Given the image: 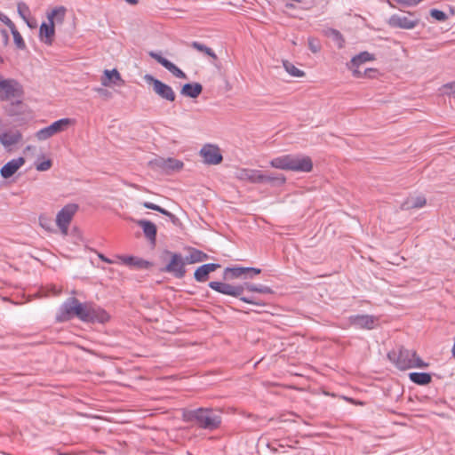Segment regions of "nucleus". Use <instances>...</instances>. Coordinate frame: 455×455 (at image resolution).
Returning <instances> with one entry per match:
<instances>
[{"label": "nucleus", "mask_w": 455, "mask_h": 455, "mask_svg": "<svg viewBox=\"0 0 455 455\" xmlns=\"http://www.w3.org/2000/svg\"><path fill=\"white\" fill-rule=\"evenodd\" d=\"M95 92L100 94V96H108V92L107 90L103 89V88H96L95 89Z\"/></svg>", "instance_id": "603ef678"}, {"label": "nucleus", "mask_w": 455, "mask_h": 455, "mask_svg": "<svg viewBox=\"0 0 455 455\" xmlns=\"http://www.w3.org/2000/svg\"><path fill=\"white\" fill-rule=\"evenodd\" d=\"M410 379L418 385H427L431 382L432 377L427 372H411L409 374Z\"/></svg>", "instance_id": "c756f323"}, {"label": "nucleus", "mask_w": 455, "mask_h": 455, "mask_svg": "<svg viewBox=\"0 0 455 455\" xmlns=\"http://www.w3.org/2000/svg\"><path fill=\"white\" fill-rule=\"evenodd\" d=\"M373 60H374V58L371 53H369L367 52H361L358 55L353 57L350 62H351L353 68H359V66L362 65L363 63L371 61Z\"/></svg>", "instance_id": "72a5a7b5"}, {"label": "nucleus", "mask_w": 455, "mask_h": 455, "mask_svg": "<svg viewBox=\"0 0 455 455\" xmlns=\"http://www.w3.org/2000/svg\"><path fill=\"white\" fill-rule=\"evenodd\" d=\"M290 171L295 172H310L313 170V161L305 155L291 154Z\"/></svg>", "instance_id": "9b49d317"}, {"label": "nucleus", "mask_w": 455, "mask_h": 455, "mask_svg": "<svg viewBox=\"0 0 455 455\" xmlns=\"http://www.w3.org/2000/svg\"><path fill=\"white\" fill-rule=\"evenodd\" d=\"M209 287L220 293L239 298L240 300L256 306L264 305L261 300L255 299L254 297H244L242 296L244 291L243 285H232L227 283H221L217 281H212L209 283Z\"/></svg>", "instance_id": "39448f33"}, {"label": "nucleus", "mask_w": 455, "mask_h": 455, "mask_svg": "<svg viewBox=\"0 0 455 455\" xmlns=\"http://www.w3.org/2000/svg\"><path fill=\"white\" fill-rule=\"evenodd\" d=\"M156 231L157 229H143L144 235L150 243L152 248L156 246Z\"/></svg>", "instance_id": "37998d69"}, {"label": "nucleus", "mask_w": 455, "mask_h": 455, "mask_svg": "<svg viewBox=\"0 0 455 455\" xmlns=\"http://www.w3.org/2000/svg\"><path fill=\"white\" fill-rule=\"evenodd\" d=\"M90 305L91 304H88V303H81L78 300V303L76 304V307L75 309H76V316L79 320L87 323L88 318H90L89 315H88L89 310H90Z\"/></svg>", "instance_id": "2f4dec72"}, {"label": "nucleus", "mask_w": 455, "mask_h": 455, "mask_svg": "<svg viewBox=\"0 0 455 455\" xmlns=\"http://www.w3.org/2000/svg\"><path fill=\"white\" fill-rule=\"evenodd\" d=\"M23 94V87L18 81L14 79H0V100H14L6 110L9 116H20L27 112V108L22 102Z\"/></svg>", "instance_id": "f03ea898"}, {"label": "nucleus", "mask_w": 455, "mask_h": 455, "mask_svg": "<svg viewBox=\"0 0 455 455\" xmlns=\"http://www.w3.org/2000/svg\"><path fill=\"white\" fill-rule=\"evenodd\" d=\"M377 320V317L370 315H355L349 316L350 323L360 329H373Z\"/></svg>", "instance_id": "aec40b11"}, {"label": "nucleus", "mask_w": 455, "mask_h": 455, "mask_svg": "<svg viewBox=\"0 0 455 455\" xmlns=\"http://www.w3.org/2000/svg\"><path fill=\"white\" fill-rule=\"evenodd\" d=\"M17 10L20 17L27 20V16L29 14V8L28 6L24 3H19L17 6Z\"/></svg>", "instance_id": "c03bdc74"}, {"label": "nucleus", "mask_w": 455, "mask_h": 455, "mask_svg": "<svg viewBox=\"0 0 455 455\" xmlns=\"http://www.w3.org/2000/svg\"><path fill=\"white\" fill-rule=\"evenodd\" d=\"M98 257L100 259H101L102 261L106 262V263H108V264H113L115 261L107 258L104 254L102 253H98Z\"/></svg>", "instance_id": "3c124183"}, {"label": "nucleus", "mask_w": 455, "mask_h": 455, "mask_svg": "<svg viewBox=\"0 0 455 455\" xmlns=\"http://www.w3.org/2000/svg\"><path fill=\"white\" fill-rule=\"evenodd\" d=\"M274 455H297V449L292 446L278 444L277 447H271Z\"/></svg>", "instance_id": "f704fd0d"}, {"label": "nucleus", "mask_w": 455, "mask_h": 455, "mask_svg": "<svg viewBox=\"0 0 455 455\" xmlns=\"http://www.w3.org/2000/svg\"><path fill=\"white\" fill-rule=\"evenodd\" d=\"M159 166L165 171H180L183 168L184 164L175 158H166L160 161Z\"/></svg>", "instance_id": "cd10ccee"}, {"label": "nucleus", "mask_w": 455, "mask_h": 455, "mask_svg": "<svg viewBox=\"0 0 455 455\" xmlns=\"http://www.w3.org/2000/svg\"><path fill=\"white\" fill-rule=\"evenodd\" d=\"M2 61H3V59H2V57L0 56V62H2Z\"/></svg>", "instance_id": "052dcab7"}, {"label": "nucleus", "mask_w": 455, "mask_h": 455, "mask_svg": "<svg viewBox=\"0 0 455 455\" xmlns=\"http://www.w3.org/2000/svg\"><path fill=\"white\" fill-rule=\"evenodd\" d=\"M78 299L75 297L68 299L59 308L56 315V321L58 323H64L71 320L76 316V307Z\"/></svg>", "instance_id": "f8f14e48"}, {"label": "nucleus", "mask_w": 455, "mask_h": 455, "mask_svg": "<svg viewBox=\"0 0 455 455\" xmlns=\"http://www.w3.org/2000/svg\"><path fill=\"white\" fill-rule=\"evenodd\" d=\"M55 38V26L50 21L43 22L39 28V40L51 46Z\"/></svg>", "instance_id": "412c9836"}, {"label": "nucleus", "mask_w": 455, "mask_h": 455, "mask_svg": "<svg viewBox=\"0 0 455 455\" xmlns=\"http://www.w3.org/2000/svg\"><path fill=\"white\" fill-rule=\"evenodd\" d=\"M33 148H34L33 146L28 145V146H27V147H26V148L24 149V152H25V151H29V150H31Z\"/></svg>", "instance_id": "13d9d810"}, {"label": "nucleus", "mask_w": 455, "mask_h": 455, "mask_svg": "<svg viewBox=\"0 0 455 455\" xmlns=\"http://www.w3.org/2000/svg\"><path fill=\"white\" fill-rule=\"evenodd\" d=\"M235 177L243 181L251 183H270L275 185H283L286 182V178L280 174L275 177L267 176L259 170L241 168L235 172Z\"/></svg>", "instance_id": "20e7f679"}, {"label": "nucleus", "mask_w": 455, "mask_h": 455, "mask_svg": "<svg viewBox=\"0 0 455 455\" xmlns=\"http://www.w3.org/2000/svg\"><path fill=\"white\" fill-rule=\"evenodd\" d=\"M387 357L400 370H407L411 368H427L428 363H425L416 351L409 350L403 347L398 350H392L387 354Z\"/></svg>", "instance_id": "7ed1b4c3"}, {"label": "nucleus", "mask_w": 455, "mask_h": 455, "mask_svg": "<svg viewBox=\"0 0 455 455\" xmlns=\"http://www.w3.org/2000/svg\"><path fill=\"white\" fill-rule=\"evenodd\" d=\"M164 215V221L161 223V225H166V226H180L181 223L180 222V220L175 217L173 214L166 212L164 210V212H162Z\"/></svg>", "instance_id": "58836bf2"}, {"label": "nucleus", "mask_w": 455, "mask_h": 455, "mask_svg": "<svg viewBox=\"0 0 455 455\" xmlns=\"http://www.w3.org/2000/svg\"><path fill=\"white\" fill-rule=\"evenodd\" d=\"M209 256L207 253L197 250L192 249L190 253L185 257V262L187 264H195L208 259Z\"/></svg>", "instance_id": "c85d7f7f"}, {"label": "nucleus", "mask_w": 455, "mask_h": 455, "mask_svg": "<svg viewBox=\"0 0 455 455\" xmlns=\"http://www.w3.org/2000/svg\"><path fill=\"white\" fill-rule=\"evenodd\" d=\"M78 206L75 204H69L64 206L56 216V224L59 228H66L69 225L74 215L77 212Z\"/></svg>", "instance_id": "a211bd4d"}, {"label": "nucleus", "mask_w": 455, "mask_h": 455, "mask_svg": "<svg viewBox=\"0 0 455 455\" xmlns=\"http://www.w3.org/2000/svg\"><path fill=\"white\" fill-rule=\"evenodd\" d=\"M425 195L418 192L410 194L401 204L400 209L403 211L419 210L427 205Z\"/></svg>", "instance_id": "ddd939ff"}, {"label": "nucleus", "mask_w": 455, "mask_h": 455, "mask_svg": "<svg viewBox=\"0 0 455 455\" xmlns=\"http://www.w3.org/2000/svg\"><path fill=\"white\" fill-rule=\"evenodd\" d=\"M46 220H47V218L43 217V216L40 217V225L44 226V225L47 224Z\"/></svg>", "instance_id": "4d7b16f0"}, {"label": "nucleus", "mask_w": 455, "mask_h": 455, "mask_svg": "<svg viewBox=\"0 0 455 455\" xmlns=\"http://www.w3.org/2000/svg\"><path fill=\"white\" fill-rule=\"evenodd\" d=\"M116 258L122 264L137 270L148 269L153 266L152 262L135 256L117 255Z\"/></svg>", "instance_id": "f3484780"}, {"label": "nucleus", "mask_w": 455, "mask_h": 455, "mask_svg": "<svg viewBox=\"0 0 455 455\" xmlns=\"http://www.w3.org/2000/svg\"><path fill=\"white\" fill-rule=\"evenodd\" d=\"M419 23V18L412 12L393 14L388 24L392 28L412 29Z\"/></svg>", "instance_id": "6e6552de"}, {"label": "nucleus", "mask_w": 455, "mask_h": 455, "mask_svg": "<svg viewBox=\"0 0 455 455\" xmlns=\"http://www.w3.org/2000/svg\"><path fill=\"white\" fill-rule=\"evenodd\" d=\"M444 90H449V92H445L446 93L452 94L455 96V82L446 84L443 86Z\"/></svg>", "instance_id": "de8ad7c7"}, {"label": "nucleus", "mask_w": 455, "mask_h": 455, "mask_svg": "<svg viewBox=\"0 0 455 455\" xmlns=\"http://www.w3.org/2000/svg\"><path fill=\"white\" fill-rule=\"evenodd\" d=\"M164 253L170 256V261L162 271L170 273L176 278H183L187 272L185 258L180 253L170 251H165Z\"/></svg>", "instance_id": "0eeeda50"}, {"label": "nucleus", "mask_w": 455, "mask_h": 455, "mask_svg": "<svg viewBox=\"0 0 455 455\" xmlns=\"http://www.w3.org/2000/svg\"><path fill=\"white\" fill-rule=\"evenodd\" d=\"M130 3L135 4L137 3V0H128Z\"/></svg>", "instance_id": "bf43d9fd"}, {"label": "nucleus", "mask_w": 455, "mask_h": 455, "mask_svg": "<svg viewBox=\"0 0 455 455\" xmlns=\"http://www.w3.org/2000/svg\"><path fill=\"white\" fill-rule=\"evenodd\" d=\"M54 135H55V133L53 132V129H52V125H49L47 127H44V128L37 131L36 133V138L38 140H45Z\"/></svg>", "instance_id": "4c0bfd02"}, {"label": "nucleus", "mask_w": 455, "mask_h": 455, "mask_svg": "<svg viewBox=\"0 0 455 455\" xmlns=\"http://www.w3.org/2000/svg\"><path fill=\"white\" fill-rule=\"evenodd\" d=\"M67 13V9L64 6H57L47 12V20L52 24H62Z\"/></svg>", "instance_id": "b1692460"}, {"label": "nucleus", "mask_w": 455, "mask_h": 455, "mask_svg": "<svg viewBox=\"0 0 455 455\" xmlns=\"http://www.w3.org/2000/svg\"><path fill=\"white\" fill-rule=\"evenodd\" d=\"M76 124L74 118H62L53 122L51 125L55 134L68 130L69 127L75 126Z\"/></svg>", "instance_id": "bb28decb"}, {"label": "nucleus", "mask_w": 455, "mask_h": 455, "mask_svg": "<svg viewBox=\"0 0 455 455\" xmlns=\"http://www.w3.org/2000/svg\"><path fill=\"white\" fill-rule=\"evenodd\" d=\"M431 16L439 21H443L446 20L447 16L446 14L439 10L434 9L430 12Z\"/></svg>", "instance_id": "a18cd8bd"}, {"label": "nucleus", "mask_w": 455, "mask_h": 455, "mask_svg": "<svg viewBox=\"0 0 455 455\" xmlns=\"http://www.w3.org/2000/svg\"><path fill=\"white\" fill-rule=\"evenodd\" d=\"M283 67L285 71L292 77L301 78L306 76V73L303 70L299 69L289 60H283Z\"/></svg>", "instance_id": "7c9ffc66"}, {"label": "nucleus", "mask_w": 455, "mask_h": 455, "mask_svg": "<svg viewBox=\"0 0 455 455\" xmlns=\"http://www.w3.org/2000/svg\"><path fill=\"white\" fill-rule=\"evenodd\" d=\"M11 32L16 46L20 49H24L26 47V44L20 32L17 30L16 27L13 28V30H11Z\"/></svg>", "instance_id": "a19ab883"}, {"label": "nucleus", "mask_w": 455, "mask_h": 455, "mask_svg": "<svg viewBox=\"0 0 455 455\" xmlns=\"http://www.w3.org/2000/svg\"><path fill=\"white\" fill-rule=\"evenodd\" d=\"M52 166V161L50 158H45L43 156L41 159H38L35 164L36 170L38 172H46L50 170Z\"/></svg>", "instance_id": "e433bc0d"}, {"label": "nucleus", "mask_w": 455, "mask_h": 455, "mask_svg": "<svg viewBox=\"0 0 455 455\" xmlns=\"http://www.w3.org/2000/svg\"><path fill=\"white\" fill-rule=\"evenodd\" d=\"M372 72H376V70L373 68H368L363 72V76H371V73Z\"/></svg>", "instance_id": "864d4df0"}, {"label": "nucleus", "mask_w": 455, "mask_h": 455, "mask_svg": "<svg viewBox=\"0 0 455 455\" xmlns=\"http://www.w3.org/2000/svg\"><path fill=\"white\" fill-rule=\"evenodd\" d=\"M348 68L352 71V74L355 77L360 78L363 77V72H361L358 68H353L352 64L350 63Z\"/></svg>", "instance_id": "8fccbe9b"}, {"label": "nucleus", "mask_w": 455, "mask_h": 455, "mask_svg": "<svg viewBox=\"0 0 455 455\" xmlns=\"http://www.w3.org/2000/svg\"><path fill=\"white\" fill-rule=\"evenodd\" d=\"M200 156L206 164L216 165L222 162L223 157L218 146L212 144L204 145L200 152Z\"/></svg>", "instance_id": "9d476101"}, {"label": "nucleus", "mask_w": 455, "mask_h": 455, "mask_svg": "<svg viewBox=\"0 0 455 455\" xmlns=\"http://www.w3.org/2000/svg\"><path fill=\"white\" fill-rule=\"evenodd\" d=\"M261 272L259 268L249 267H226L224 270V278L232 280L239 278L243 275L252 278L254 275H259Z\"/></svg>", "instance_id": "4468645a"}, {"label": "nucleus", "mask_w": 455, "mask_h": 455, "mask_svg": "<svg viewBox=\"0 0 455 455\" xmlns=\"http://www.w3.org/2000/svg\"><path fill=\"white\" fill-rule=\"evenodd\" d=\"M191 45L194 49L197 50L198 52H204L207 56L211 57L213 60H216L218 59L216 53L212 48L207 47L206 45L200 44L198 42H193Z\"/></svg>", "instance_id": "c9c22d12"}, {"label": "nucleus", "mask_w": 455, "mask_h": 455, "mask_svg": "<svg viewBox=\"0 0 455 455\" xmlns=\"http://www.w3.org/2000/svg\"><path fill=\"white\" fill-rule=\"evenodd\" d=\"M88 315L90 318H88L87 323H105L110 319L108 313L105 309L92 305H90Z\"/></svg>", "instance_id": "5701e85b"}, {"label": "nucleus", "mask_w": 455, "mask_h": 455, "mask_svg": "<svg viewBox=\"0 0 455 455\" xmlns=\"http://www.w3.org/2000/svg\"><path fill=\"white\" fill-rule=\"evenodd\" d=\"M55 232L60 231L62 235H68L70 229H53Z\"/></svg>", "instance_id": "5fc2aeb1"}, {"label": "nucleus", "mask_w": 455, "mask_h": 455, "mask_svg": "<svg viewBox=\"0 0 455 455\" xmlns=\"http://www.w3.org/2000/svg\"><path fill=\"white\" fill-rule=\"evenodd\" d=\"M308 48L313 53H318L322 49V45L318 39L314 38V37H309L308 38Z\"/></svg>", "instance_id": "79ce46f5"}, {"label": "nucleus", "mask_w": 455, "mask_h": 455, "mask_svg": "<svg viewBox=\"0 0 455 455\" xmlns=\"http://www.w3.org/2000/svg\"><path fill=\"white\" fill-rule=\"evenodd\" d=\"M100 83L104 87H122L125 84L124 80L116 68L105 69L100 77Z\"/></svg>", "instance_id": "2eb2a0df"}, {"label": "nucleus", "mask_w": 455, "mask_h": 455, "mask_svg": "<svg viewBox=\"0 0 455 455\" xmlns=\"http://www.w3.org/2000/svg\"><path fill=\"white\" fill-rule=\"evenodd\" d=\"M290 162H291V154L282 155L276 157L272 158L269 161V165L272 168L283 170V171H290Z\"/></svg>", "instance_id": "393cba45"}, {"label": "nucleus", "mask_w": 455, "mask_h": 455, "mask_svg": "<svg viewBox=\"0 0 455 455\" xmlns=\"http://www.w3.org/2000/svg\"><path fill=\"white\" fill-rule=\"evenodd\" d=\"M203 91V86L199 83L186 84L182 86L180 93L189 98H197Z\"/></svg>", "instance_id": "a878e982"}, {"label": "nucleus", "mask_w": 455, "mask_h": 455, "mask_svg": "<svg viewBox=\"0 0 455 455\" xmlns=\"http://www.w3.org/2000/svg\"><path fill=\"white\" fill-rule=\"evenodd\" d=\"M144 80L151 84L153 86V90L154 92L158 95L160 96L161 98L166 100H169V101H174L175 100V92L174 91L172 90V88L163 83L162 81L155 78L153 76L151 75H145L144 76Z\"/></svg>", "instance_id": "1a4fd4ad"}, {"label": "nucleus", "mask_w": 455, "mask_h": 455, "mask_svg": "<svg viewBox=\"0 0 455 455\" xmlns=\"http://www.w3.org/2000/svg\"><path fill=\"white\" fill-rule=\"evenodd\" d=\"M149 56L156 60L159 64L164 67L169 72H171L175 77L180 79H187V75L175 64L168 60L167 59L161 56L159 53L155 52H149Z\"/></svg>", "instance_id": "6ab92c4d"}, {"label": "nucleus", "mask_w": 455, "mask_h": 455, "mask_svg": "<svg viewBox=\"0 0 455 455\" xmlns=\"http://www.w3.org/2000/svg\"><path fill=\"white\" fill-rule=\"evenodd\" d=\"M0 20L3 23H4L10 28V30H13V28H15L14 23L9 19V17L1 12H0Z\"/></svg>", "instance_id": "49530a36"}, {"label": "nucleus", "mask_w": 455, "mask_h": 455, "mask_svg": "<svg viewBox=\"0 0 455 455\" xmlns=\"http://www.w3.org/2000/svg\"><path fill=\"white\" fill-rule=\"evenodd\" d=\"M243 286L244 287V290H246L248 291H251V292H258V293H262V294L273 293L272 289L266 285H256V284L250 283H244L243 284Z\"/></svg>", "instance_id": "473e14b6"}, {"label": "nucleus", "mask_w": 455, "mask_h": 455, "mask_svg": "<svg viewBox=\"0 0 455 455\" xmlns=\"http://www.w3.org/2000/svg\"><path fill=\"white\" fill-rule=\"evenodd\" d=\"M183 420L196 425L198 428L215 431L220 427L222 417L220 411L212 407H200L185 410L182 412Z\"/></svg>", "instance_id": "f257e3e1"}, {"label": "nucleus", "mask_w": 455, "mask_h": 455, "mask_svg": "<svg viewBox=\"0 0 455 455\" xmlns=\"http://www.w3.org/2000/svg\"><path fill=\"white\" fill-rule=\"evenodd\" d=\"M220 267L218 263H207L197 267L194 273L195 279L199 283L206 282L209 278V274Z\"/></svg>", "instance_id": "4be33fe9"}, {"label": "nucleus", "mask_w": 455, "mask_h": 455, "mask_svg": "<svg viewBox=\"0 0 455 455\" xmlns=\"http://www.w3.org/2000/svg\"><path fill=\"white\" fill-rule=\"evenodd\" d=\"M22 141V132L17 129H9L7 120L0 117V144L5 149L11 151L13 148L21 144Z\"/></svg>", "instance_id": "423d86ee"}, {"label": "nucleus", "mask_w": 455, "mask_h": 455, "mask_svg": "<svg viewBox=\"0 0 455 455\" xmlns=\"http://www.w3.org/2000/svg\"><path fill=\"white\" fill-rule=\"evenodd\" d=\"M143 206L148 209L155 210L160 212H164V209H162L160 206L152 204V203H144Z\"/></svg>", "instance_id": "09e8293b"}, {"label": "nucleus", "mask_w": 455, "mask_h": 455, "mask_svg": "<svg viewBox=\"0 0 455 455\" xmlns=\"http://www.w3.org/2000/svg\"><path fill=\"white\" fill-rule=\"evenodd\" d=\"M329 36L335 42V44L339 49H341L344 47L345 40H344L342 35L338 30L331 29L329 33Z\"/></svg>", "instance_id": "ea45409f"}, {"label": "nucleus", "mask_w": 455, "mask_h": 455, "mask_svg": "<svg viewBox=\"0 0 455 455\" xmlns=\"http://www.w3.org/2000/svg\"><path fill=\"white\" fill-rule=\"evenodd\" d=\"M142 225H144V228H156L154 224H152L151 222H141Z\"/></svg>", "instance_id": "6e6d98bb"}, {"label": "nucleus", "mask_w": 455, "mask_h": 455, "mask_svg": "<svg viewBox=\"0 0 455 455\" xmlns=\"http://www.w3.org/2000/svg\"><path fill=\"white\" fill-rule=\"evenodd\" d=\"M26 159L23 156L12 158L4 164L0 169V175L3 179L12 178L18 171L24 166Z\"/></svg>", "instance_id": "dca6fc26"}]
</instances>
